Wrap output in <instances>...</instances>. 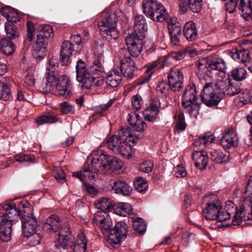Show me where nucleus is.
Segmentation results:
<instances>
[{"mask_svg": "<svg viewBox=\"0 0 252 252\" xmlns=\"http://www.w3.org/2000/svg\"><path fill=\"white\" fill-rule=\"evenodd\" d=\"M49 38L43 36L42 34H37L36 35V40L34 45L40 46L46 48L48 43Z\"/></svg>", "mask_w": 252, "mask_h": 252, "instance_id": "obj_60", "label": "nucleus"}, {"mask_svg": "<svg viewBox=\"0 0 252 252\" xmlns=\"http://www.w3.org/2000/svg\"><path fill=\"white\" fill-rule=\"evenodd\" d=\"M142 135H134L131 132L130 134H128L127 138H125L124 142L126 144V145H129L128 146L131 148V144H135L138 140L142 138Z\"/></svg>", "mask_w": 252, "mask_h": 252, "instance_id": "obj_53", "label": "nucleus"}, {"mask_svg": "<svg viewBox=\"0 0 252 252\" xmlns=\"http://www.w3.org/2000/svg\"><path fill=\"white\" fill-rule=\"evenodd\" d=\"M238 138L233 128L227 129L220 139V144L224 148H228L238 145Z\"/></svg>", "mask_w": 252, "mask_h": 252, "instance_id": "obj_20", "label": "nucleus"}, {"mask_svg": "<svg viewBox=\"0 0 252 252\" xmlns=\"http://www.w3.org/2000/svg\"><path fill=\"white\" fill-rule=\"evenodd\" d=\"M211 159L217 163L226 162L228 160L229 154L226 151L220 149L212 150L210 151Z\"/></svg>", "mask_w": 252, "mask_h": 252, "instance_id": "obj_29", "label": "nucleus"}, {"mask_svg": "<svg viewBox=\"0 0 252 252\" xmlns=\"http://www.w3.org/2000/svg\"><path fill=\"white\" fill-rule=\"evenodd\" d=\"M106 144L108 148L116 154L120 155L127 158L130 157L131 148L126 145L124 141L120 138V136H117L116 134L107 139Z\"/></svg>", "mask_w": 252, "mask_h": 252, "instance_id": "obj_12", "label": "nucleus"}, {"mask_svg": "<svg viewBox=\"0 0 252 252\" xmlns=\"http://www.w3.org/2000/svg\"><path fill=\"white\" fill-rule=\"evenodd\" d=\"M233 49L231 52L232 58L238 62L244 63L250 59V52L247 50Z\"/></svg>", "mask_w": 252, "mask_h": 252, "instance_id": "obj_33", "label": "nucleus"}, {"mask_svg": "<svg viewBox=\"0 0 252 252\" xmlns=\"http://www.w3.org/2000/svg\"><path fill=\"white\" fill-rule=\"evenodd\" d=\"M168 83L170 89L174 91H179L183 88V74L179 68L172 67L168 74Z\"/></svg>", "mask_w": 252, "mask_h": 252, "instance_id": "obj_15", "label": "nucleus"}, {"mask_svg": "<svg viewBox=\"0 0 252 252\" xmlns=\"http://www.w3.org/2000/svg\"><path fill=\"white\" fill-rule=\"evenodd\" d=\"M109 155H107L102 151H95L91 157H88L86 162H89L91 165V171L95 177L98 172L109 170L108 167Z\"/></svg>", "mask_w": 252, "mask_h": 252, "instance_id": "obj_9", "label": "nucleus"}, {"mask_svg": "<svg viewBox=\"0 0 252 252\" xmlns=\"http://www.w3.org/2000/svg\"><path fill=\"white\" fill-rule=\"evenodd\" d=\"M39 33L44 37L49 38L53 35V32L52 27L48 25H39L37 28Z\"/></svg>", "mask_w": 252, "mask_h": 252, "instance_id": "obj_49", "label": "nucleus"}, {"mask_svg": "<svg viewBox=\"0 0 252 252\" xmlns=\"http://www.w3.org/2000/svg\"><path fill=\"white\" fill-rule=\"evenodd\" d=\"M214 139L215 137L210 133H204L198 136L196 141V145H197L198 143H200V144L206 145L208 143H212L214 140Z\"/></svg>", "mask_w": 252, "mask_h": 252, "instance_id": "obj_50", "label": "nucleus"}, {"mask_svg": "<svg viewBox=\"0 0 252 252\" xmlns=\"http://www.w3.org/2000/svg\"><path fill=\"white\" fill-rule=\"evenodd\" d=\"M65 173L62 169L59 168L54 171V177L59 183H63L65 182Z\"/></svg>", "mask_w": 252, "mask_h": 252, "instance_id": "obj_59", "label": "nucleus"}, {"mask_svg": "<svg viewBox=\"0 0 252 252\" xmlns=\"http://www.w3.org/2000/svg\"><path fill=\"white\" fill-rule=\"evenodd\" d=\"M123 164V162L117 158L109 156L108 164L110 167L109 170H111L112 172L117 171L122 168Z\"/></svg>", "mask_w": 252, "mask_h": 252, "instance_id": "obj_42", "label": "nucleus"}, {"mask_svg": "<svg viewBox=\"0 0 252 252\" xmlns=\"http://www.w3.org/2000/svg\"><path fill=\"white\" fill-rule=\"evenodd\" d=\"M219 89L217 84L213 82H206L200 94L202 102L209 107L218 105L221 100Z\"/></svg>", "mask_w": 252, "mask_h": 252, "instance_id": "obj_8", "label": "nucleus"}, {"mask_svg": "<svg viewBox=\"0 0 252 252\" xmlns=\"http://www.w3.org/2000/svg\"><path fill=\"white\" fill-rule=\"evenodd\" d=\"M5 30L7 37L10 39L15 38L18 36L19 33L17 27L11 23H5Z\"/></svg>", "mask_w": 252, "mask_h": 252, "instance_id": "obj_45", "label": "nucleus"}, {"mask_svg": "<svg viewBox=\"0 0 252 252\" xmlns=\"http://www.w3.org/2000/svg\"><path fill=\"white\" fill-rule=\"evenodd\" d=\"M133 32L131 34H136L138 36L146 37L147 25L144 17L142 15H136L134 18Z\"/></svg>", "mask_w": 252, "mask_h": 252, "instance_id": "obj_21", "label": "nucleus"}, {"mask_svg": "<svg viewBox=\"0 0 252 252\" xmlns=\"http://www.w3.org/2000/svg\"><path fill=\"white\" fill-rule=\"evenodd\" d=\"M131 205L127 203H121L114 209L115 213L121 216H126L132 213Z\"/></svg>", "mask_w": 252, "mask_h": 252, "instance_id": "obj_41", "label": "nucleus"}, {"mask_svg": "<svg viewBox=\"0 0 252 252\" xmlns=\"http://www.w3.org/2000/svg\"><path fill=\"white\" fill-rule=\"evenodd\" d=\"M241 16L246 21L252 20V2L251 0H241L238 6Z\"/></svg>", "mask_w": 252, "mask_h": 252, "instance_id": "obj_26", "label": "nucleus"}, {"mask_svg": "<svg viewBox=\"0 0 252 252\" xmlns=\"http://www.w3.org/2000/svg\"><path fill=\"white\" fill-rule=\"evenodd\" d=\"M252 219V194L245 197L240 209L234 216L232 224L240 225L243 220L246 221Z\"/></svg>", "mask_w": 252, "mask_h": 252, "instance_id": "obj_11", "label": "nucleus"}, {"mask_svg": "<svg viewBox=\"0 0 252 252\" xmlns=\"http://www.w3.org/2000/svg\"><path fill=\"white\" fill-rule=\"evenodd\" d=\"M203 202L205 204L203 210V215L207 220H216L219 214V210H221L222 206L218 196L215 195H205L203 198Z\"/></svg>", "mask_w": 252, "mask_h": 252, "instance_id": "obj_10", "label": "nucleus"}, {"mask_svg": "<svg viewBox=\"0 0 252 252\" xmlns=\"http://www.w3.org/2000/svg\"><path fill=\"white\" fill-rule=\"evenodd\" d=\"M183 32L185 36L188 41H191L195 40L198 35L195 24L192 21L186 23Z\"/></svg>", "mask_w": 252, "mask_h": 252, "instance_id": "obj_28", "label": "nucleus"}, {"mask_svg": "<svg viewBox=\"0 0 252 252\" xmlns=\"http://www.w3.org/2000/svg\"><path fill=\"white\" fill-rule=\"evenodd\" d=\"M61 112L64 114L73 113L74 111V107L67 102H64L60 104Z\"/></svg>", "mask_w": 252, "mask_h": 252, "instance_id": "obj_57", "label": "nucleus"}, {"mask_svg": "<svg viewBox=\"0 0 252 252\" xmlns=\"http://www.w3.org/2000/svg\"><path fill=\"white\" fill-rule=\"evenodd\" d=\"M87 240L83 232L78 233L76 242L72 248V252H85L87 249Z\"/></svg>", "mask_w": 252, "mask_h": 252, "instance_id": "obj_31", "label": "nucleus"}, {"mask_svg": "<svg viewBox=\"0 0 252 252\" xmlns=\"http://www.w3.org/2000/svg\"><path fill=\"white\" fill-rule=\"evenodd\" d=\"M32 55L37 61L43 60L46 55V48L33 45Z\"/></svg>", "mask_w": 252, "mask_h": 252, "instance_id": "obj_44", "label": "nucleus"}, {"mask_svg": "<svg viewBox=\"0 0 252 252\" xmlns=\"http://www.w3.org/2000/svg\"><path fill=\"white\" fill-rule=\"evenodd\" d=\"M58 121L57 115L53 111L47 112L36 119V123L38 125L51 124Z\"/></svg>", "mask_w": 252, "mask_h": 252, "instance_id": "obj_32", "label": "nucleus"}, {"mask_svg": "<svg viewBox=\"0 0 252 252\" xmlns=\"http://www.w3.org/2000/svg\"><path fill=\"white\" fill-rule=\"evenodd\" d=\"M99 226L103 233V234L109 235L110 233V231L112 229V222L111 220L108 217H104L99 221L98 222Z\"/></svg>", "mask_w": 252, "mask_h": 252, "instance_id": "obj_40", "label": "nucleus"}, {"mask_svg": "<svg viewBox=\"0 0 252 252\" xmlns=\"http://www.w3.org/2000/svg\"><path fill=\"white\" fill-rule=\"evenodd\" d=\"M27 34L26 36L27 40L32 41L34 36L35 28L33 23L31 21H28L27 24Z\"/></svg>", "mask_w": 252, "mask_h": 252, "instance_id": "obj_54", "label": "nucleus"}, {"mask_svg": "<svg viewBox=\"0 0 252 252\" xmlns=\"http://www.w3.org/2000/svg\"><path fill=\"white\" fill-rule=\"evenodd\" d=\"M145 38L136 34H129L125 37V42L127 49L121 48L118 52L119 57H123L129 60H136L142 51L143 40Z\"/></svg>", "mask_w": 252, "mask_h": 252, "instance_id": "obj_5", "label": "nucleus"}, {"mask_svg": "<svg viewBox=\"0 0 252 252\" xmlns=\"http://www.w3.org/2000/svg\"><path fill=\"white\" fill-rule=\"evenodd\" d=\"M104 57L102 53L98 54L93 64L87 67L85 63L81 59L77 62L76 65L77 80L82 83V87L86 89L92 86H99L103 83L99 75L104 71Z\"/></svg>", "mask_w": 252, "mask_h": 252, "instance_id": "obj_2", "label": "nucleus"}, {"mask_svg": "<svg viewBox=\"0 0 252 252\" xmlns=\"http://www.w3.org/2000/svg\"><path fill=\"white\" fill-rule=\"evenodd\" d=\"M192 158L194 161L195 166L199 169H205L208 163V157L205 151H195L192 154Z\"/></svg>", "mask_w": 252, "mask_h": 252, "instance_id": "obj_24", "label": "nucleus"}, {"mask_svg": "<svg viewBox=\"0 0 252 252\" xmlns=\"http://www.w3.org/2000/svg\"><path fill=\"white\" fill-rule=\"evenodd\" d=\"M142 6L145 15L155 21L162 22L167 19L166 10L156 0H143Z\"/></svg>", "mask_w": 252, "mask_h": 252, "instance_id": "obj_7", "label": "nucleus"}, {"mask_svg": "<svg viewBox=\"0 0 252 252\" xmlns=\"http://www.w3.org/2000/svg\"><path fill=\"white\" fill-rule=\"evenodd\" d=\"M128 226L124 221L116 223L110 231L108 235V241L111 246H114L124 241L126 237Z\"/></svg>", "mask_w": 252, "mask_h": 252, "instance_id": "obj_13", "label": "nucleus"}, {"mask_svg": "<svg viewBox=\"0 0 252 252\" xmlns=\"http://www.w3.org/2000/svg\"><path fill=\"white\" fill-rule=\"evenodd\" d=\"M133 127L137 131H142L147 127L146 124L140 118L137 119L135 123L133 124Z\"/></svg>", "mask_w": 252, "mask_h": 252, "instance_id": "obj_64", "label": "nucleus"}, {"mask_svg": "<svg viewBox=\"0 0 252 252\" xmlns=\"http://www.w3.org/2000/svg\"><path fill=\"white\" fill-rule=\"evenodd\" d=\"M175 175L177 178H183L187 176V172L184 166L179 165L175 168Z\"/></svg>", "mask_w": 252, "mask_h": 252, "instance_id": "obj_63", "label": "nucleus"}, {"mask_svg": "<svg viewBox=\"0 0 252 252\" xmlns=\"http://www.w3.org/2000/svg\"><path fill=\"white\" fill-rule=\"evenodd\" d=\"M231 76L236 81H241L246 78L247 72L243 67L236 68L231 71Z\"/></svg>", "mask_w": 252, "mask_h": 252, "instance_id": "obj_43", "label": "nucleus"}, {"mask_svg": "<svg viewBox=\"0 0 252 252\" xmlns=\"http://www.w3.org/2000/svg\"><path fill=\"white\" fill-rule=\"evenodd\" d=\"M198 100L195 85L189 84L182 95V105L191 117L196 118L199 114L201 103L198 102Z\"/></svg>", "mask_w": 252, "mask_h": 252, "instance_id": "obj_6", "label": "nucleus"}, {"mask_svg": "<svg viewBox=\"0 0 252 252\" xmlns=\"http://www.w3.org/2000/svg\"><path fill=\"white\" fill-rule=\"evenodd\" d=\"M114 102L113 99H110L106 104H103L95 107L94 113L92 116L93 119H96L105 116V111H107L112 106Z\"/></svg>", "mask_w": 252, "mask_h": 252, "instance_id": "obj_38", "label": "nucleus"}, {"mask_svg": "<svg viewBox=\"0 0 252 252\" xmlns=\"http://www.w3.org/2000/svg\"><path fill=\"white\" fill-rule=\"evenodd\" d=\"M230 214L224 210H220L219 214L217 215L216 220L218 222H222L230 218Z\"/></svg>", "mask_w": 252, "mask_h": 252, "instance_id": "obj_62", "label": "nucleus"}, {"mask_svg": "<svg viewBox=\"0 0 252 252\" xmlns=\"http://www.w3.org/2000/svg\"><path fill=\"white\" fill-rule=\"evenodd\" d=\"M132 106L136 110H139L141 106L142 101L140 95L137 94L132 96L131 98Z\"/></svg>", "mask_w": 252, "mask_h": 252, "instance_id": "obj_61", "label": "nucleus"}, {"mask_svg": "<svg viewBox=\"0 0 252 252\" xmlns=\"http://www.w3.org/2000/svg\"><path fill=\"white\" fill-rule=\"evenodd\" d=\"M70 227H65L59 233L58 243L63 249L71 247L73 243V237L70 232Z\"/></svg>", "mask_w": 252, "mask_h": 252, "instance_id": "obj_23", "label": "nucleus"}, {"mask_svg": "<svg viewBox=\"0 0 252 252\" xmlns=\"http://www.w3.org/2000/svg\"><path fill=\"white\" fill-rule=\"evenodd\" d=\"M239 101L243 104L252 103V95L249 90H245L239 96Z\"/></svg>", "mask_w": 252, "mask_h": 252, "instance_id": "obj_52", "label": "nucleus"}, {"mask_svg": "<svg viewBox=\"0 0 252 252\" xmlns=\"http://www.w3.org/2000/svg\"><path fill=\"white\" fill-rule=\"evenodd\" d=\"M208 65L210 70H217L222 71L225 68V63L220 58L216 57H210L207 60Z\"/></svg>", "mask_w": 252, "mask_h": 252, "instance_id": "obj_36", "label": "nucleus"}, {"mask_svg": "<svg viewBox=\"0 0 252 252\" xmlns=\"http://www.w3.org/2000/svg\"><path fill=\"white\" fill-rule=\"evenodd\" d=\"M133 227L134 229L141 234L146 230V224L141 218H138L133 221Z\"/></svg>", "mask_w": 252, "mask_h": 252, "instance_id": "obj_48", "label": "nucleus"}, {"mask_svg": "<svg viewBox=\"0 0 252 252\" xmlns=\"http://www.w3.org/2000/svg\"><path fill=\"white\" fill-rule=\"evenodd\" d=\"M58 63L57 59L51 58L49 61V63L46 67V78L49 76L51 72L53 73L54 76L58 75L56 70L58 68Z\"/></svg>", "mask_w": 252, "mask_h": 252, "instance_id": "obj_47", "label": "nucleus"}, {"mask_svg": "<svg viewBox=\"0 0 252 252\" xmlns=\"http://www.w3.org/2000/svg\"><path fill=\"white\" fill-rule=\"evenodd\" d=\"M154 167V164L150 160H145L139 165V170L145 173H149L152 171Z\"/></svg>", "mask_w": 252, "mask_h": 252, "instance_id": "obj_55", "label": "nucleus"}, {"mask_svg": "<svg viewBox=\"0 0 252 252\" xmlns=\"http://www.w3.org/2000/svg\"><path fill=\"white\" fill-rule=\"evenodd\" d=\"M101 17V19L97 24L101 35L109 42L115 40L119 37V33L116 30L118 19L116 14L112 12L103 11Z\"/></svg>", "mask_w": 252, "mask_h": 252, "instance_id": "obj_4", "label": "nucleus"}, {"mask_svg": "<svg viewBox=\"0 0 252 252\" xmlns=\"http://www.w3.org/2000/svg\"><path fill=\"white\" fill-rule=\"evenodd\" d=\"M225 87L223 88V92L225 95L230 96L241 93L242 89L241 84L231 83L230 80L228 81Z\"/></svg>", "mask_w": 252, "mask_h": 252, "instance_id": "obj_35", "label": "nucleus"}, {"mask_svg": "<svg viewBox=\"0 0 252 252\" xmlns=\"http://www.w3.org/2000/svg\"><path fill=\"white\" fill-rule=\"evenodd\" d=\"M15 159L18 162H32L34 159V158L32 155H24L23 154H19L14 156Z\"/></svg>", "mask_w": 252, "mask_h": 252, "instance_id": "obj_58", "label": "nucleus"}, {"mask_svg": "<svg viewBox=\"0 0 252 252\" xmlns=\"http://www.w3.org/2000/svg\"><path fill=\"white\" fill-rule=\"evenodd\" d=\"M77 49L69 40L64 41L62 44L61 53V62L62 65H66L70 63V56L77 52Z\"/></svg>", "mask_w": 252, "mask_h": 252, "instance_id": "obj_17", "label": "nucleus"}, {"mask_svg": "<svg viewBox=\"0 0 252 252\" xmlns=\"http://www.w3.org/2000/svg\"><path fill=\"white\" fill-rule=\"evenodd\" d=\"M0 49L6 56H10L14 53L15 50V46L13 41L4 38L0 41Z\"/></svg>", "mask_w": 252, "mask_h": 252, "instance_id": "obj_34", "label": "nucleus"}, {"mask_svg": "<svg viewBox=\"0 0 252 252\" xmlns=\"http://www.w3.org/2000/svg\"><path fill=\"white\" fill-rule=\"evenodd\" d=\"M109 186L115 193L125 196L129 195L132 191V188L129 184L121 180H112L110 182Z\"/></svg>", "mask_w": 252, "mask_h": 252, "instance_id": "obj_22", "label": "nucleus"}, {"mask_svg": "<svg viewBox=\"0 0 252 252\" xmlns=\"http://www.w3.org/2000/svg\"><path fill=\"white\" fill-rule=\"evenodd\" d=\"M65 227H69L68 224L56 215H52L49 217L43 224L42 229L47 233H54L60 232Z\"/></svg>", "mask_w": 252, "mask_h": 252, "instance_id": "obj_14", "label": "nucleus"}, {"mask_svg": "<svg viewBox=\"0 0 252 252\" xmlns=\"http://www.w3.org/2000/svg\"><path fill=\"white\" fill-rule=\"evenodd\" d=\"M174 118H177V122L175 125L176 129L179 131H184L187 127V124L185 122L184 114L180 112L178 115H175Z\"/></svg>", "mask_w": 252, "mask_h": 252, "instance_id": "obj_46", "label": "nucleus"}, {"mask_svg": "<svg viewBox=\"0 0 252 252\" xmlns=\"http://www.w3.org/2000/svg\"><path fill=\"white\" fill-rule=\"evenodd\" d=\"M31 205L26 200L21 201L16 206L13 202H7L2 205L0 212V239L2 242L11 240L12 225L19 217L21 220L23 233L29 237L36 231L37 223L36 218L31 213Z\"/></svg>", "mask_w": 252, "mask_h": 252, "instance_id": "obj_1", "label": "nucleus"}, {"mask_svg": "<svg viewBox=\"0 0 252 252\" xmlns=\"http://www.w3.org/2000/svg\"><path fill=\"white\" fill-rule=\"evenodd\" d=\"M122 79L121 73L117 69H113L108 73L106 83L108 86L116 88L121 83Z\"/></svg>", "mask_w": 252, "mask_h": 252, "instance_id": "obj_27", "label": "nucleus"}, {"mask_svg": "<svg viewBox=\"0 0 252 252\" xmlns=\"http://www.w3.org/2000/svg\"><path fill=\"white\" fill-rule=\"evenodd\" d=\"M12 98L10 86L6 83L0 81V99L9 101Z\"/></svg>", "mask_w": 252, "mask_h": 252, "instance_id": "obj_37", "label": "nucleus"}, {"mask_svg": "<svg viewBox=\"0 0 252 252\" xmlns=\"http://www.w3.org/2000/svg\"><path fill=\"white\" fill-rule=\"evenodd\" d=\"M135 189L140 192L145 191L148 188V184L142 178H139L134 183Z\"/></svg>", "mask_w": 252, "mask_h": 252, "instance_id": "obj_56", "label": "nucleus"}, {"mask_svg": "<svg viewBox=\"0 0 252 252\" xmlns=\"http://www.w3.org/2000/svg\"><path fill=\"white\" fill-rule=\"evenodd\" d=\"M72 176L78 178L81 181H83L86 178L90 180H93L95 177L91 171V165L88 162H85L82 170L79 172H73Z\"/></svg>", "mask_w": 252, "mask_h": 252, "instance_id": "obj_30", "label": "nucleus"}, {"mask_svg": "<svg viewBox=\"0 0 252 252\" xmlns=\"http://www.w3.org/2000/svg\"><path fill=\"white\" fill-rule=\"evenodd\" d=\"M160 103L158 98H154L152 100L149 106L145 109L143 115L146 120L153 122L156 120V116L158 113Z\"/></svg>", "mask_w": 252, "mask_h": 252, "instance_id": "obj_19", "label": "nucleus"}, {"mask_svg": "<svg viewBox=\"0 0 252 252\" xmlns=\"http://www.w3.org/2000/svg\"><path fill=\"white\" fill-rule=\"evenodd\" d=\"M46 77L45 87L46 91L56 92L59 95L65 98L70 97L72 94V84L68 77L65 75H58L54 76L51 72Z\"/></svg>", "mask_w": 252, "mask_h": 252, "instance_id": "obj_3", "label": "nucleus"}, {"mask_svg": "<svg viewBox=\"0 0 252 252\" xmlns=\"http://www.w3.org/2000/svg\"><path fill=\"white\" fill-rule=\"evenodd\" d=\"M95 207L103 212H109L113 207V203L111 199L108 198H102L95 202Z\"/></svg>", "mask_w": 252, "mask_h": 252, "instance_id": "obj_39", "label": "nucleus"}, {"mask_svg": "<svg viewBox=\"0 0 252 252\" xmlns=\"http://www.w3.org/2000/svg\"><path fill=\"white\" fill-rule=\"evenodd\" d=\"M120 60L121 73L127 79H131L134 76V71L137 67L135 61L126 59L123 57H119Z\"/></svg>", "mask_w": 252, "mask_h": 252, "instance_id": "obj_16", "label": "nucleus"}, {"mask_svg": "<svg viewBox=\"0 0 252 252\" xmlns=\"http://www.w3.org/2000/svg\"><path fill=\"white\" fill-rule=\"evenodd\" d=\"M195 73L200 80H206V77L211 73V70L208 65L207 60L202 59L198 60L195 63Z\"/></svg>", "mask_w": 252, "mask_h": 252, "instance_id": "obj_25", "label": "nucleus"}, {"mask_svg": "<svg viewBox=\"0 0 252 252\" xmlns=\"http://www.w3.org/2000/svg\"><path fill=\"white\" fill-rule=\"evenodd\" d=\"M225 3V10L229 13H233L237 7L241 3V0H224Z\"/></svg>", "mask_w": 252, "mask_h": 252, "instance_id": "obj_51", "label": "nucleus"}, {"mask_svg": "<svg viewBox=\"0 0 252 252\" xmlns=\"http://www.w3.org/2000/svg\"><path fill=\"white\" fill-rule=\"evenodd\" d=\"M202 1V0H179V11L184 14L189 8L193 12L197 13L201 8Z\"/></svg>", "mask_w": 252, "mask_h": 252, "instance_id": "obj_18", "label": "nucleus"}]
</instances>
